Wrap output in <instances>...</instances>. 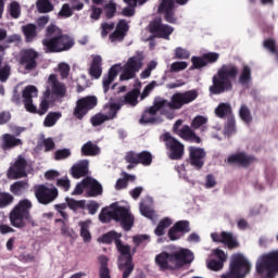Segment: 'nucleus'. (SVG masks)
<instances>
[{
    "label": "nucleus",
    "instance_id": "obj_42",
    "mask_svg": "<svg viewBox=\"0 0 278 278\" xmlns=\"http://www.w3.org/2000/svg\"><path fill=\"white\" fill-rule=\"evenodd\" d=\"M37 10L40 14H47L53 12V4L49 0H38L36 2Z\"/></svg>",
    "mask_w": 278,
    "mask_h": 278
},
{
    "label": "nucleus",
    "instance_id": "obj_29",
    "mask_svg": "<svg viewBox=\"0 0 278 278\" xmlns=\"http://www.w3.org/2000/svg\"><path fill=\"white\" fill-rule=\"evenodd\" d=\"M215 116H217V118H230L233 116L231 104L225 102L219 103L215 109Z\"/></svg>",
    "mask_w": 278,
    "mask_h": 278
},
{
    "label": "nucleus",
    "instance_id": "obj_23",
    "mask_svg": "<svg viewBox=\"0 0 278 278\" xmlns=\"http://www.w3.org/2000/svg\"><path fill=\"white\" fill-rule=\"evenodd\" d=\"M38 97V88L36 86H27L22 91V99L26 112H36V105L34 104V98Z\"/></svg>",
    "mask_w": 278,
    "mask_h": 278
},
{
    "label": "nucleus",
    "instance_id": "obj_59",
    "mask_svg": "<svg viewBox=\"0 0 278 278\" xmlns=\"http://www.w3.org/2000/svg\"><path fill=\"white\" fill-rule=\"evenodd\" d=\"M10 75H11L10 65H4L3 67H0V81L2 84H5V81L10 79Z\"/></svg>",
    "mask_w": 278,
    "mask_h": 278
},
{
    "label": "nucleus",
    "instance_id": "obj_25",
    "mask_svg": "<svg viewBox=\"0 0 278 278\" xmlns=\"http://www.w3.org/2000/svg\"><path fill=\"white\" fill-rule=\"evenodd\" d=\"M118 73H121V65L115 64L111 66L108 74L103 76L102 86H103L104 94H108V92H110V86H112V83L114 81V79L118 77Z\"/></svg>",
    "mask_w": 278,
    "mask_h": 278
},
{
    "label": "nucleus",
    "instance_id": "obj_41",
    "mask_svg": "<svg viewBox=\"0 0 278 278\" xmlns=\"http://www.w3.org/2000/svg\"><path fill=\"white\" fill-rule=\"evenodd\" d=\"M60 118H62V113L61 112H50L45 121H43V125L45 127H53V125H55V123H58V121H60Z\"/></svg>",
    "mask_w": 278,
    "mask_h": 278
},
{
    "label": "nucleus",
    "instance_id": "obj_10",
    "mask_svg": "<svg viewBox=\"0 0 278 278\" xmlns=\"http://www.w3.org/2000/svg\"><path fill=\"white\" fill-rule=\"evenodd\" d=\"M34 194L40 205H51L60 197V191L55 186L36 185L34 187Z\"/></svg>",
    "mask_w": 278,
    "mask_h": 278
},
{
    "label": "nucleus",
    "instance_id": "obj_1",
    "mask_svg": "<svg viewBox=\"0 0 278 278\" xmlns=\"http://www.w3.org/2000/svg\"><path fill=\"white\" fill-rule=\"evenodd\" d=\"M199 97V92L197 90H189L185 92H176L172 96L170 101L166 99H159L154 101L153 106H150L148 110L144 111L139 123H143L144 125L151 123L152 125L157 123V118L155 115L160 110H162L163 116L167 118L174 117L173 110H181L184 105H188L192 103V101H197ZM170 110V111H168Z\"/></svg>",
    "mask_w": 278,
    "mask_h": 278
},
{
    "label": "nucleus",
    "instance_id": "obj_8",
    "mask_svg": "<svg viewBox=\"0 0 278 278\" xmlns=\"http://www.w3.org/2000/svg\"><path fill=\"white\" fill-rule=\"evenodd\" d=\"M144 61V53L137 52L136 55L130 56L124 65L123 73L119 76L121 81H129L135 79L136 73H140L142 62Z\"/></svg>",
    "mask_w": 278,
    "mask_h": 278
},
{
    "label": "nucleus",
    "instance_id": "obj_14",
    "mask_svg": "<svg viewBox=\"0 0 278 278\" xmlns=\"http://www.w3.org/2000/svg\"><path fill=\"white\" fill-rule=\"evenodd\" d=\"M172 266L174 270H179L184 266H188L191 262H194V253L189 249H180L172 252Z\"/></svg>",
    "mask_w": 278,
    "mask_h": 278
},
{
    "label": "nucleus",
    "instance_id": "obj_11",
    "mask_svg": "<svg viewBox=\"0 0 278 278\" xmlns=\"http://www.w3.org/2000/svg\"><path fill=\"white\" fill-rule=\"evenodd\" d=\"M99 99L96 96H87L80 98L76 101V106L74 109L73 115L78 121H83L84 116L90 112V110H94L96 105H98Z\"/></svg>",
    "mask_w": 278,
    "mask_h": 278
},
{
    "label": "nucleus",
    "instance_id": "obj_47",
    "mask_svg": "<svg viewBox=\"0 0 278 278\" xmlns=\"http://www.w3.org/2000/svg\"><path fill=\"white\" fill-rule=\"evenodd\" d=\"M110 121L105 114L103 113H97L96 115L91 116L90 123L93 127H99L100 125H103V123Z\"/></svg>",
    "mask_w": 278,
    "mask_h": 278
},
{
    "label": "nucleus",
    "instance_id": "obj_61",
    "mask_svg": "<svg viewBox=\"0 0 278 278\" xmlns=\"http://www.w3.org/2000/svg\"><path fill=\"white\" fill-rule=\"evenodd\" d=\"M115 29L121 31L124 36H127V31H129V24H127L126 20H119Z\"/></svg>",
    "mask_w": 278,
    "mask_h": 278
},
{
    "label": "nucleus",
    "instance_id": "obj_63",
    "mask_svg": "<svg viewBox=\"0 0 278 278\" xmlns=\"http://www.w3.org/2000/svg\"><path fill=\"white\" fill-rule=\"evenodd\" d=\"M116 14V4L115 3H109L105 5V16L106 18H114V15Z\"/></svg>",
    "mask_w": 278,
    "mask_h": 278
},
{
    "label": "nucleus",
    "instance_id": "obj_56",
    "mask_svg": "<svg viewBox=\"0 0 278 278\" xmlns=\"http://www.w3.org/2000/svg\"><path fill=\"white\" fill-rule=\"evenodd\" d=\"M205 123H207V118H205L202 115H198L191 122V127H192V129H200V127H203V125H205Z\"/></svg>",
    "mask_w": 278,
    "mask_h": 278
},
{
    "label": "nucleus",
    "instance_id": "obj_43",
    "mask_svg": "<svg viewBox=\"0 0 278 278\" xmlns=\"http://www.w3.org/2000/svg\"><path fill=\"white\" fill-rule=\"evenodd\" d=\"M123 235L116 232V231H110L101 237V242L103 244H112V242H115L116 240H121Z\"/></svg>",
    "mask_w": 278,
    "mask_h": 278
},
{
    "label": "nucleus",
    "instance_id": "obj_21",
    "mask_svg": "<svg viewBox=\"0 0 278 278\" xmlns=\"http://www.w3.org/2000/svg\"><path fill=\"white\" fill-rule=\"evenodd\" d=\"M48 86L51 88V97L64 99L66 97V85L58 79V75L51 74L48 78Z\"/></svg>",
    "mask_w": 278,
    "mask_h": 278
},
{
    "label": "nucleus",
    "instance_id": "obj_18",
    "mask_svg": "<svg viewBox=\"0 0 278 278\" xmlns=\"http://www.w3.org/2000/svg\"><path fill=\"white\" fill-rule=\"evenodd\" d=\"M175 3V0H162L157 8V13L164 14V21L172 25L177 23V16L175 15V9L177 5Z\"/></svg>",
    "mask_w": 278,
    "mask_h": 278
},
{
    "label": "nucleus",
    "instance_id": "obj_2",
    "mask_svg": "<svg viewBox=\"0 0 278 278\" xmlns=\"http://www.w3.org/2000/svg\"><path fill=\"white\" fill-rule=\"evenodd\" d=\"M238 66L232 63L223 64L212 78V86L208 88L211 94H224L233 90V80L238 77Z\"/></svg>",
    "mask_w": 278,
    "mask_h": 278
},
{
    "label": "nucleus",
    "instance_id": "obj_37",
    "mask_svg": "<svg viewBox=\"0 0 278 278\" xmlns=\"http://www.w3.org/2000/svg\"><path fill=\"white\" fill-rule=\"evenodd\" d=\"M138 97H140V89L135 88L125 94L124 103H127L128 105H137Z\"/></svg>",
    "mask_w": 278,
    "mask_h": 278
},
{
    "label": "nucleus",
    "instance_id": "obj_53",
    "mask_svg": "<svg viewBox=\"0 0 278 278\" xmlns=\"http://www.w3.org/2000/svg\"><path fill=\"white\" fill-rule=\"evenodd\" d=\"M67 157H71V149H60V150H56L55 153H54V160L56 162H60L62 160H67Z\"/></svg>",
    "mask_w": 278,
    "mask_h": 278
},
{
    "label": "nucleus",
    "instance_id": "obj_6",
    "mask_svg": "<svg viewBox=\"0 0 278 278\" xmlns=\"http://www.w3.org/2000/svg\"><path fill=\"white\" fill-rule=\"evenodd\" d=\"M115 247L119 253L117 258L118 270H123V278H129V275L134 273V254H131V247L129 244H123L121 239H116Z\"/></svg>",
    "mask_w": 278,
    "mask_h": 278
},
{
    "label": "nucleus",
    "instance_id": "obj_4",
    "mask_svg": "<svg viewBox=\"0 0 278 278\" xmlns=\"http://www.w3.org/2000/svg\"><path fill=\"white\" fill-rule=\"evenodd\" d=\"M33 204L28 199L21 200L14 208L10 212L9 219L12 227L16 229H23L27 226V222L31 220Z\"/></svg>",
    "mask_w": 278,
    "mask_h": 278
},
{
    "label": "nucleus",
    "instance_id": "obj_15",
    "mask_svg": "<svg viewBox=\"0 0 278 278\" xmlns=\"http://www.w3.org/2000/svg\"><path fill=\"white\" fill-rule=\"evenodd\" d=\"M189 157L187 159V164H190L195 170H201L205 166V157L207 152L205 149L190 146L188 148Z\"/></svg>",
    "mask_w": 278,
    "mask_h": 278
},
{
    "label": "nucleus",
    "instance_id": "obj_55",
    "mask_svg": "<svg viewBox=\"0 0 278 278\" xmlns=\"http://www.w3.org/2000/svg\"><path fill=\"white\" fill-rule=\"evenodd\" d=\"M225 266V263H223V261H218V260H211L207 262V268H210V270H223Z\"/></svg>",
    "mask_w": 278,
    "mask_h": 278
},
{
    "label": "nucleus",
    "instance_id": "obj_22",
    "mask_svg": "<svg viewBox=\"0 0 278 278\" xmlns=\"http://www.w3.org/2000/svg\"><path fill=\"white\" fill-rule=\"evenodd\" d=\"M190 222L189 220H178L174 224V226L168 230V238L173 242L175 240H180L181 235L185 236V233H190ZM181 233V235H179Z\"/></svg>",
    "mask_w": 278,
    "mask_h": 278
},
{
    "label": "nucleus",
    "instance_id": "obj_20",
    "mask_svg": "<svg viewBox=\"0 0 278 278\" xmlns=\"http://www.w3.org/2000/svg\"><path fill=\"white\" fill-rule=\"evenodd\" d=\"M27 160L23 156L17 157L13 166L8 170L9 179H22V177H27Z\"/></svg>",
    "mask_w": 278,
    "mask_h": 278
},
{
    "label": "nucleus",
    "instance_id": "obj_51",
    "mask_svg": "<svg viewBox=\"0 0 278 278\" xmlns=\"http://www.w3.org/2000/svg\"><path fill=\"white\" fill-rule=\"evenodd\" d=\"M204 58V62L207 64H216V61L220 59V54L218 52H207L202 54Z\"/></svg>",
    "mask_w": 278,
    "mask_h": 278
},
{
    "label": "nucleus",
    "instance_id": "obj_62",
    "mask_svg": "<svg viewBox=\"0 0 278 278\" xmlns=\"http://www.w3.org/2000/svg\"><path fill=\"white\" fill-rule=\"evenodd\" d=\"M67 205L66 203H61V204H55L54 210L64 218V220H68V214L65 213L64 211L66 210Z\"/></svg>",
    "mask_w": 278,
    "mask_h": 278
},
{
    "label": "nucleus",
    "instance_id": "obj_54",
    "mask_svg": "<svg viewBox=\"0 0 278 278\" xmlns=\"http://www.w3.org/2000/svg\"><path fill=\"white\" fill-rule=\"evenodd\" d=\"M191 62H192V68L199 70V68H205V66H207L205 64V59L202 56H192L191 58Z\"/></svg>",
    "mask_w": 278,
    "mask_h": 278
},
{
    "label": "nucleus",
    "instance_id": "obj_36",
    "mask_svg": "<svg viewBox=\"0 0 278 278\" xmlns=\"http://www.w3.org/2000/svg\"><path fill=\"white\" fill-rule=\"evenodd\" d=\"M170 225H173V219H170L169 217H164L163 219H161L156 228L154 229L155 236H164L166 233V229H168Z\"/></svg>",
    "mask_w": 278,
    "mask_h": 278
},
{
    "label": "nucleus",
    "instance_id": "obj_30",
    "mask_svg": "<svg viewBox=\"0 0 278 278\" xmlns=\"http://www.w3.org/2000/svg\"><path fill=\"white\" fill-rule=\"evenodd\" d=\"M222 244H225L229 251H233V249H238L240 247V242L231 232L223 231V241Z\"/></svg>",
    "mask_w": 278,
    "mask_h": 278
},
{
    "label": "nucleus",
    "instance_id": "obj_64",
    "mask_svg": "<svg viewBox=\"0 0 278 278\" xmlns=\"http://www.w3.org/2000/svg\"><path fill=\"white\" fill-rule=\"evenodd\" d=\"M125 160L128 164L138 165V153L129 151L126 153Z\"/></svg>",
    "mask_w": 278,
    "mask_h": 278
},
{
    "label": "nucleus",
    "instance_id": "obj_16",
    "mask_svg": "<svg viewBox=\"0 0 278 278\" xmlns=\"http://www.w3.org/2000/svg\"><path fill=\"white\" fill-rule=\"evenodd\" d=\"M150 33L156 38H163L164 40H170V34L175 31V28L168 24H162V18H155L149 25Z\"/></svg>",
    "mask_w": 278,
    "mask_h": 278
},
{
    "label": "nucleus",
    "instance_id": "obj_44",
    "mask_svg": "<svg viewBox=\"0 0 278 278\" xmlns=\"http://www.w3.org/2000/svg\"><path fill=\"white\" fill-rule=\"evenodd\" d=\"M66 204L67 207H70V210H84V207H86V200H75V199H71V198H66Z\"/></svg>",
    "mask_w": 278,
    "mask_h": 278
},
{
    "label": "nucleus",
    "instance_id": "obj_46",
    "mask_svg": "<svg viewBox=\"0 0 278 278\" xmlns=\"http://www.w3.org/2000/svg\"><path fill=\"white\" fill-rule=\"evenodd\" d=\"M11 18H21V4L17 1H12L9 5Z\"/></svg>",
    "mask_w": 278,
    "mask_h": 278
},
{
    "label": "nucleus",
    "instance_id": "obj_52",
    "mask_svg": "<svg viewBox=\"0 0 278 278\" xmlns=\"http://www.w3.org/2000/svg\"><path fill=\"white\" fill-rule=\"evenodd\" d=\"M225 131L228 136L236 134V116L233 114L231 117H228Z\"/></svg>",
    "mask_w": 278,
    "mask_h": 278
},
{
    "label": "nucleus",
    "instance_id": "obj_7",
    "mask_svg": "<svg viewBox=\"0 0 278 278\" xmlns=\"http://www.w3.org/2000/svg\"><path fill=\"white\" fill-rule=\"evenodd\" d=\"M109 217L115 223H119L124 231H131L134 227L135 217L129 212V208L121 206L117 203L111 204V211H109Z\"/></svg>",
    "mask_w": 278,
    "mask_h": 278
},
{
    "label": "nucleus",
    "instance_id": "obj_28",
    "mask_svg": "<svg viewBox=\"0 0 278 278\" xmlns=\"http://www.w3.org/2000/svg\"><path fill=\"white\" fill-rule=\"evenodd\" d=\"M173 253L162 252L156 255L155 262L160 266L161 270H174L172 263Z\"/></svg>",
    "mask_w": 278,
    "mask_h": 278
},
{
    "label": "nucleus",
    "instance_id": "obj_32",
    "mask_svg": "<svg viewBox=\"0 0 278 278\" xmlns=\"http://www.w3.org/2000/svg\"><path fill=\"white\" fill-rule=\"evenodd\" d=\"M38 26L36 24H26L22 26V31L25 36V42H34L36 36H38Z\"/></svg>",
    "mask_w": 278,
    "mask_h": 278
},
{
    "label": "nucleus",
    "instance_id": "obj_19",
    "mask_svg": "<svg viewBox=\"0 0 278 278\" xmlns=\"http://www.w3.org/2000/svg\"><path fill=\"white\" fill-rule=\"evenodd\" d=\"M255 162H257V159L247 152H238L228 156V164L240 166L241 168H249Z\"/></svg>",
    "mask_w": 278,
    "mask_h": 278
},
{
    "label": "nucleus",
    "instance_id": "obj_9",
    "mask_svg": "<svg viewBox=\"0 0 278 278\" xmlns=\"http://www.w3.org/2000/svg\"><path fill=\"white\" fill-rule=\"evenodd\" d=\"M256 273L258 275L267 274V277H273L274 273H278V250L264 254L256 263Z\"/></svg>",
    "mask_w": 278,
    "mask_h": 278
},
{
    "label": "nucleus",
    "instance_id": "obj_60",
    "mask_svg": "<svg viewBox=\"0 0 278 278\" xmlns=\"http://www.w3.org/2000/svg\"><path fill=\"white\" fill-rule=\"evenodd\" d=\"M59 16H63V18H71V16H73V10L71 9V4H63L59 12Z\"/></svg>",
    "mask_w": 278,
    "mask_h": 278
},
{
    "label": "nucleus",
    "instance_id": "obj_3",
    "mask_svg": "<svg viewBox=\"0 0 278 278\" xmlns=\"http://www.w3.org/2000/svg\"><path fill=\"white\" fill-rule=\"evenodd\" d=\"M58 26L51 24L46 29V38L41 41L45 53H62L75 47V40L62 33L54 35Z\"/></svg>",
    "mask_w": 278,
    "mask_h": 278
},
{
    "label": "nucleus",
    "instance_id": "obj_57",
    "mask_svg": "<svg viewBox=\"0 0 278 278\" xmlns=\"http://www.w3.org/2000/svg\"><path fill=\"white\" fill-rule=\"evenodd\" d=\"M186 68H188V63L184 61H177L170 65L172 73H179V71H186Z\"/></svg>",
    "mask_w": 278,
    "mask_h": 278
},
{
    "label": "nucleus",
    "instance_id": "obj_58",
    "mask_svg": "<svg viewBox=\"0 0 278 278\" xmlns=\"http://www.w3.org/2000/svg\"><path fill=\"white\" fill-rule=\"evenodd\" d=\"M176 60H188L190 58V52L181 47L175 49Z\"/></svg>",
    "mask_w": 278,
    "mask_h": 278
},
{
    "label": "nucleus",
    "instance_id": "obj_49",
    "mask_svg": "<svg viewBox=\"0 0 278 278\" xmlns=\"http://www.w3.org/2000/svg\"><path fill=\"white\" fill-rule=\"evenodd\" d=\"M49 100L42 99L39 104V109L36 106V112H30V114H39V116H45V114L49 112Z\"/></svg>",
    "mask_w": 278,
    "mask_h": 278
},
{
    "label": "nucleus",
    "instance_id": "obj_48",
    "mask_svg": "<svg viewBox=\"0 0 278 278\" xmlns=\"http://www.w3.org/2000/svg\"><path fill=\"white\" fill-rule=\"evenodd\" d=\"M140 212L141 215L144 216L146 218H149V220H153L155 218V211H153V208H151V206L149 205L141 203Z\"/></svg>",
    "mask_w": 278,
    "mask_h": 278
},
{
    "label": "nucleus",
    "instance_id": "obj_40",
    "mask_svg": "<svg viewBox=\"0 0 278 278\" xmlns=\"http://www.w3.org/2000/svg\"><path fill=\"white\" fill-rule=\"evenodd\" d=\"M104 108L109 109L104 116H106L109 121H114L118 114V111L121 110V104L112 102L110 104H105Z\"/></svg>",
    "mask_w": 278,
    "mask_h": 278
},
{
    "label": "nucleus",
    "instance_id": "obj_50",
    "mask_svg": "<svg viewBox=\"0 0 278 278\" xmlns=\"http://www.w3.org/2000/svg\"><path fill=\"white\" fill-rule=\"evenodd\" d=\"M14 201V197L10 193L0 192V210L8 207Z\"/></svg>",
    "mask_w": 278,
    "mask_h": 278
},
{
    "label": "nucleus",
    "instance_id": "obj_24",
    "mask_svg": "<svg viewBox=\"0 0 278 278\" xmlns=\"http://www.w3.org/2000/svg\"><path fill=\"white\" fill-rule=\"evenodd\" d=\"M83 186L88 188L86 191L87 197L94 198L103 194V186H101V182L92 177H86L83 179Z\"/></svg>",
    "mask_w": 278,
    "mask_h": 278
},
{
    "label": "nucleus",
    "instance_id": "obj_35",
    "mask_svg": "<svg viewBox=\"0 0 278 278\" xmlns=\"http://www.w3.org/2000/svg\"><path fill=\"white\" fill-rule=\"evenodd\" d=\"M27 188H29V185L27 184V181L25 180H20V181H15L10 186V191L12 192V194H14L15 197H21V194H23V192H25V190H27Z\"/></svg>",
    "mask_w": 278,
    "mask_h": 278
},
{
    "label": "nucleus",
    "instance_id": "obj_34",
    "mask_svg": "<svg viewBox=\"0 0 278 278\" xmlns=\"http://www.w3.org/2000/svg\"><path fill=\"white\" fill-rule=\"evenodd\" d=\"M239 117L248 127L253 123V115L251 114V109L247 104H241L239 108Z\"/></svg>",
    "mask_w": 278,
    "mask_h": 278
},
{
    "label": "nucleus",
    "instance_id": "obj_39",
    "mask_svg": "<svg viewBox=\"0 0 278 278\" xmlns=\"http://www.w3.org/2000/svg\"><path fill=\"white\" fill-rule=\"evenodd\" d=\"M137 164H142V166H151V164H153V154H151L149 151L139 152Z\"/></svg>",
    "mask_w": 278,
    "mask_h": 278
},
{
    "label": "nucleus",
    "instance_id": "obj_17",
    "mask_svg": "<svg viewBox=\"0 0 278 278\" xmlns=\"http://www.w3.org/2000/svg\"><path fill=\"white\" fill-rule=\"evenodd\" d=\"M38 51L29 48L23 50L20 56V64L24 66L25 71H34L38 68Z\"/></svg>",
    "mask_w": 278,
    "mask_h": 278
},
{
    "label": "nucleus",
    "instance_id": "obj_33",
    "mask_svg": "<svg viewBox=\"0 0 278 278\" xmlns=\"http://www.w3.org/2000/svg\"><path fill=\"white\" fill-rule=\"evenodd\" d=\"M101 55H96L93 56L90 70H89V75H91V77H94V79H99V77H101L103 70L101 68Z\"/></svg>",
    "mask_w": 278,
    "mask_h": 278
},
{
    "label": "nucleus",
    "instance_id": "obj_27",
    "mask_svg": "<svg viewBox=\"0 0 278 278\" xmlns=\"http://www.w3.org/2000/svg\"><path fill=\"white\" fill-rule=\"evenodd\" d=\"M16 147H23V140L16 138L11 134H4L2 136L1 149L2 151H10V149H16Z\"/></svg>",
    "mask_w": 278,
    "mask_h": 278
},
{
    "label": "nucleus",
    "instance_id": "obj_31",
    "mask_svg": "<svg viewBox=\"0 0 278 278\" xmlns=\"http://www.w3.org/2000/svg\"><path fill=\"white\" fill-rule=\"evenodd\" d=\"M99 153H101V149L92 141H88L81 147V155L86 157H94V155H99Z\"/></svg>",
    "mask_w": 278,
    "mask_h": 278
},
{
    "label": "nucleus",
    "instance_id": "obj_13",
    "mask_svg": "<svg viewBox=\"0 0 278 278\" xmlns=\"http://www.w3.org/2000/svg\"><path fill=\"white\" fill-rule=\"evenodd\" d=\"M163 142H165V147L169 151V160H181L184 157V143L175 139L170 132L163 134Z\"/></svg>",
    "mask_w": 278,
    "mask_h": 278
},
{
    "label": "nucleus",
    "instance_id": "obj_5",
    "mask_svg": "<svg viewBox=\"0 0 278 278\" xmlns=\"http://www.w3.org/2000/svg\"><path fill=\"white\" fill-rule=\"evenodd\" d=\"M250 273L251 262L244 255L237 253L231 255L228 271L220 278H247Z\"/></svg>",
    "mask_w": 278,
    "mask_h": 278
},
{
    "label": "nucleus",
    "instance_id": "obj_38",
    "mask_svg": "<svg viewBox=\"0 0 278 278\" xmlns=\"http://www.w3.org/2000/svg\"><path fill=\"white\" fill-rule=\"evenodd\" d=\"M80 227V238L84 242H90L92 240V235L90 233V224L88 222H79Z\"/></svg>",
    "mask_w": 278,
    "mask_h": 278
},
{
    "label": "nucleus",
    "instance_id": "obj_45",
    "mask_svg": "<svg viewBox=\"0 0 278 278\" xmlns=\"http://www.w3.org/2000/svg\"><path fill=\"white\" fill-rule=\"evenodd\" d=\"M251 81V67L249 65H244L239 76V84L241 86H247Z\"/></svg>",
    "mask_w": 278,
    "mask_h": 278
},
{
    "label": "nucleus",
    "instance_id": "obj_26",
    "mask_svg": "<svg viewBox=\"0 0 278 278\" xmlns=\"http://www.w3.org/2000/svg\"><path fill=\"white\" fill-rule=\"evenodd\" d=\"M90 162L88 160H81L78 163L74 164L70 173L74 179H81V177H86L88 175V166Z\"/></svg>",
    "mask_w": 278,
    "mask_h": 278
},
{
    "label": "nucleus",
    "instance_id": "obj_12",
    "mask_svg": "<svg viewBox=\"0 0 278 278\" xmlns=\"http://www.w3.org/2000/svg\"><path fill=\"white\" fill-rule=\"evenodd\" d=\"M182 119H177L173 126V132L179 136L186 142H192L194 144H201V137L197 136V132L188 125H184ZM181 127V128H179Z\"/></svg>",
    "mask_w": 278,
    "mask_h": 278
}]
</instances>
